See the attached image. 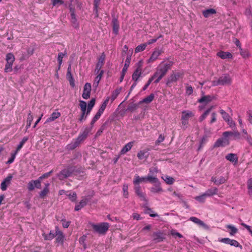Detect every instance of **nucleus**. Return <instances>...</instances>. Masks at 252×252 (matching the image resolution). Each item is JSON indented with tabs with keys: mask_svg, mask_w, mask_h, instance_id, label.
I'll return each mask as SVG.
<instances>
[{
	"mask_svg": "<svg viewBox=\"0 0 252 252\" xmlns=\"http://www.w3.org/2000/svg\"><path fill=\"white\" fill-rule=\"evenodd\" d=\"M162 53V50L161 49H159V48H155L150 58L148 60V63H153L156 61Z\"/></svg>",
	"mask_w": 252,
	"mask_h": 252,
	"instance_id": "obj_8",
	"label": "nucleus"
},
{
	"mask_svg": "<svg viewBox=\"0 0 252 252\" xmlns=\"http://www.w3.org/2000/svg\"><path fill=\"white\" fill-rule=\"evenodd\" d=\"M189 220L197 224L198 225L202 226L204 228H208V226L203 221L194 217H191L189 218Z\"/></svg>",
	"mask_w": 252,
	"mask_h": 252,
	"instance_id": "obj_19",
	"label": "nucleus"
},
{
	"mask_svg": "<svg viewBox=\"0 0 252 252\" xmlns=\"http://www.w3.org/2000/svg\"><path fill=\"white\" fill-rule=\"evenodd\" d=\"M162 178L168 185H172L175 182V179L173 177L168 175L163 176Z\"/></svg>",
	"mask_w": 252,
	"mask_h": 252,
	"instance_id": "obj_36",
	"label": "nucleus"
},
{
	"mask_svg": "<svg viewBox=\"0 0 252 252\" xmlns=\"http://www.w3.org/2000/svg\"><path fill=\"white\" fill-rule=\"evenodd\" d=\"M225 158L227 160H228L232 163H234V164L237 163L238 161V158L237 157V155L236 154H233V153H229V154H227L225 156Z\"/></svg>",
	"mask_w": 252,
	"mask_h": 252,
	"instance_id": "obj_17",
	"label": "nucleus"
},
{
	"mask_svg": "<svg viewBox=\"0 0 252 252\" xmlns=\"http://www.w3.org/2000/svg\"><path fill=\"white\" fill-rule=\"evenodd\" d=\"M12 178V176L11 174L4 179L0 184V188L2 190L4 191L7 189V186L10 184V181Z\"/></svg>",
	"mask_w": 252,
	"mask_h": 252,
	"instance_id": "obj_15",
	"label": "nucleus"
},
{
	"mask_svg": "<svg viewBox=\"0 0 252 252\" xmlns=\"http://www.w3.org/2000/svg\"><path fill=\"white\" fill-rule=\"evenodd\" d=\"M35 188L34 180H32L28 184V189L29 191L33 190Z\"/></svg>",
	"mask_w": 252,
	"mask_h": 252,
	"instance_id": "obj_58",
	"label": "nucleus"
},
{
	"mask_svg": "<svg viewBox=\"0 0 252 252\" xmlns=\"http://www.w3.org/2000/svg\"><path fill=\"white\" fill-rule=\"evenodd\" d=\"M33 119V117L31 114V112L30 111L29 113L28 114L27 120L26 130H27L28 128L30 127Z\"/></svg>",
	"mask_w": 252,
	"mask_h": 252,
	"instance_id": "obj_40",
	"label": "nucleus"
},
{
	"mask_svg": "<svg viewBox=\"0 0 252 252\" xmlns=\"http://www.w3.org/2000/svg\"><path fill=\"white\" fill-rule=\"evenodd\" d=\"M186 85V94L187 95H191L193 92V88L188 84H185Z\"/></svg>",
	"mask_w": 252,
	"mask_h": 252,
	"instance_id": "obj_47",
	"label": "nucleus"
},
{
	"mask_svg": "<svg viewBox=\"0 0 252 252\" xmlns=\"http://www.w3.org/2000/svg\"><path fill=\"white\" fill-rule=\"evenodd\" d=\"M55 237H56V239L57 242L63 245L64 242L65 237L63 233L59 229L58 227H56Z\"/></svg>",
	"mask_w": 252,
	"mask_h": 252,
	"instance_id": "obj_12",
	"label": "nucleus"
},
{
	"mask_svg": "<svg viewBox=\"0 0 252 252\" xmlns=\"http://www.w3.org/2000/svg\"><path fill=\"white\" fill-rule=\"evenodd\" d=\"M105 57V54H104V53H102L101 54L100 56L99 57L98 62L96 63L95 69V73H98L99 71L102 70H101V68L104 64Z\"/></svg>",
	"mask_w": 252,
	"mask_h": 252,
	"instance_id": "obj_10",
	"label": "nucleus"
},
{
	"mask_svg": "<svg viewBox=\"0 0 252 252\" xmlns=\"http://www.w3.org/2000/svg\"><path fill=\"white\" fill-rule=\"evenodd\" d=\"M230 127L233 128L236 126L235 123L233 121L231 117L227 121H225Z\"/></svg>",
	"mask_w": 252,
	"mask_h": 252,
	"instance_id": "obj_63",
	"label": "nucleus"
},
{
	"mask_svg": "<svg viewBox=\"0 0 252 252\" xmlns=\"http://www.w3.org/2000/svg\"><path fill=\"white\" fill-rule=\"evenodd\" d=\"M217 55L222 59H231L232 58V55L230 52L222 51L218 52Z\"/></svg>",
	"mask_w": 252,
	"mask_h": 252,
	"instance_id": "obj_22",
	"label": "nucleus"
},
{
	"mask_svg": "<svg viewBox=\"0 0 252 252\" xmlns=\"http://www.w3.org/2000/svg\"><path fill=\"white\" fill-rule=\"evenodd\" d=\"M17 154V153H16V152H15V151L11 153V157L8 159V160L6 161V163L7 164H11L12 163H13L15 158V157H16V156Z\"/></svg>",
	"mask_w": 252,
	"mask_h": 252,
	"instance_id": "obj_48",
	"label": "nucleus"
},
{
	"mask_svg": "<svg viewBox=\"0 0 252 252\" xmlns=\"http://www.w3.org/2000/svg\"><path fill=\"white\" fill-rule=\"evenodd\" d=\"M88 115H87L86 111H81V114L78 119V122H82L83 120H85Z\"/></svg>",
	"mask_w": 252,
	"mask_h": 252,
	"instance_id": "obj_54",
	"label": "nucleus"
},
{
	"mask_svg": "<svg viewBox=\"0 0 252 252\" xmlns=\"http://www.w3.org/2000/svg\"><path fill=\"white\" fill-rule=\"evenodd\" d=\"M226 227L231 230V232H230L231 235H234L238 232V229L232 225H228Z\"/></svg>",
	"mask_w": 252,
	"mask_h": 252,
	"instance_id": "obj_50",
	"label": "nucleus"
},
{
	"mask_svg": "<svg viewBox=\"0 0 252 252\" xmlns=\"http://www.w3.org/2000/svg\"><path fill=\"white\" fill-rule=\"evenodd\" d=\"M231 246H234L236 248H240L241 249H242V246L240 244V243L236 240L234 239H231L229 244Z\"/></svg>",
	"mask_w": 252,
	"mask_h": 252,
	"instance_id": "obj_49",
	"label": "nucleus"
},
{
	"mask_svg": "<svg viewBox=\"0 0 252 252\" xmlns=\"http://www.w3.org/2000/svg\"><path fill=\"white\" fill-rule=\"evenodd\" d=\"M61 116V113L59 112H53L49 117L47 120L46 123H49L51 122H53L55 121L57 118H59Z\"/></svg>",
	"mask_w": 252,
	"mask_h": 252,
	"instance_id": "obj_27",
	"label": "nucleus"
},
{
	"mask_svg": "<svg viewBox=\"0 0 252 252\" xmlns=\"http://www.w3.org/2000/svg\"><path fill=\"white\" fill-rule=\"evenodd\" d=\"M220 113L223 119L225 121H227L231 118V117L229 116V115L227 112H226L224 110H223L222 109H221L220 110Z\"/></svg>",
	"mask_w": 252,
	"mask_h": 252,
	"instance_id": "obj_46",
	"label": "nucleus"
},
{
	"mask_svg": "<svg viewBox=\"0 0 252 252\" xmlns=\"http://www.w3.org/2000/svg\"><path fill=\"white\" fill-rule=\"evenodd\" d=\"M164 63L163 61L162 62L157 68V71L152 76L154 78L158 76L163 78L173 64L172 62H169L165 63Z\"/></svg>",
	"mask_w": 252,
	"mask_h": 252,
	"instance_id": "obj_2",
	"label": "nucleus"
},
{
	"mask_svg": "<svg viewBox=\"0 0 252 252\" xmlns=\"http://www.w3.org/2000/svg\"><path fill=\"white\" fill-rule=\"evenodd\" d=\"M146 178L147 181H148L152 183H157L158 182H159L158 179L156 177H153L150 174H148L147 176H146Z\"/></svg>",
	"mask_w": 252,
	"mask_h": 252,
	"instance_id": "obj_45",
	"label": "nucleus"
},
{
	"mask_svg": "<svg viewBox=\"0 0 252 252\" xmlns=\"http://www.w3.org/2000/svg\"><path fill=\"white\" fill-rule=\"evenodd\" d=\"M66 54H67V53L65 51L64 53L60 52L58 54V61L59 63V68H58L59 69H60L61 65L62 64L63 58L65 55H66Z\"/></svg>",
	"mask_w": 252,
	"mask_h": 252,
	"instance_id": "obj_39",
	"label": "nucleus"
},
{
	"mask_svg": "<svg viewBox=\"0 0 252 252\" xmlns=\"http://www.w3.org/2000/svg\"><path fill=\"white\" fill-rule=\"evenodd\" d=\"M134 142L131 141L126 144L120 151V155H123L129 151L133 145Z\"/></svg>",
	"mask_w": 252,
	"mask_h": 252,
	"instance_id": "obj_18",
	"label": "nucleus"
},
{
	"mask_svg": "<svg viewBox=\"0 0 252 252\" xmlns=\"http://www.w3.org/2000/svg\"><path fill=\"white\" fill-rule=\"evenodd\" d=\"M155 97V95L154 94H151L149 96L145 97L142 100L139 102V104H142L143 103H151L154 99Z\"/></svg>",
	"mask_w": 252,
	"mask_h": 252,
	"instance_id": "obj_28",
	"label": "nucleus"
},
{
	"mask_svg": "<svg viewBox=\"0 0 252 252\" xmlns=\"http://www.w3.org/2000/svg\"><path fill=\"white\" fill-rule=\"evenodd\" d=\"M79 107L81 111H86L87 103L85 101L80 100H79Z\"/></svg>",
	"mask_w": 252,
	"mask_h": 252,
	"instance_id": "obj_55",
	"label": "nucleus"
},
{
	"mask_svg": "<svg viewBox=\"0 0 252 252\" xmlns=\"http://www.w3.org/2000/svg\"><path fill=\"white\" fill-rule=\"evenodd\" d=\"M101 0H94V11L95 13V17H98V7Z\"/></svg>",
	"mask_w": 252,
	"mask_h": 252,
	"instance_id": "obj_34",
	"label": "nucleus"
},
{
	"mask_svg": "<svg viewBox=\"0 0 252 252\" xmlns=\"http://www.w3.org/2000/svg\"><path fill=\"white\" fill-rule=\"evenodd\" d=\"M71 22L74 28L77 29L79 27V24L77 22L75 14L73 15V16H71Z\"/></svg>",
	"mask_w": 252,
	"mask_h": 252,
	"instance_id": "obj_44",
	"label": "nucleus"
},
{
	"mask_svg": "<svg viewBox=\"0 0 252 252\" xmlns=\"http://www.w3.org/2000/svg\"><path fill=\"white\" fill-rule=\"evenodd\" d=\"M193 114L190 111L184 110L182 112L181 119L189 120L190 117L193 116Z\"/></svg>",
	"mask_w": 252,
	"mask_h": 252,
	"instance_id": "obj_33",
	"label": "nucleus"
},
{
	"mask_svg": "<svg viewBox=\"0 0 252 252\" xmlns=\"http://www.w3.org/2000/svg\"><path fill=\"white\" fill-rule=\"evenodd\" d=\"M131 61V56H127L125 61L124 66L122 69V74L120 78V82H122L124 78L125 74L127 70L128 66H129Z\"/></svg>",
	"mask_w": 252,
	"mask_h": 252,
	"instance_id": "obj_11",
	"label": "nucleus"
},
{
	"mask_svg": "<svg viewBox=\"0 0 252 252\" xmlns=\"http://www.w3.org/2000/svg\"><path fill=\"white\" fill-rule=\"evenodd\" d=\"M216 13V10L213 8L207 9L202 11V14L204 17H209L211 15Z\"/></svg>",
	"mask_w": 252,
	"mask_h": 252,
	"instance_id": "obj_31",
	"label": "nucleus"
},
{
	"mask_svg": "<svg viewBox=\"0 0 252 252\" xmlns=\"http://www.w3.org/2000/svg\"><path fill=\"white\" fill-rule=\"evenodd\" d=\"M74 171L73 167L67 166L62 170L57 175V177L60 180H63L65 179L70 177Z\"/></svg>",
	"mask_w": 252,
	"mask_h": 252,
	"instance_id": "obj_6",
	"label": "nucleus"
},
{
	"mask_svg": "<svg viewBox=\"0 0 252 252\" xmlns=\"http://www.w3.org/2000/svg\"><path fill=\"white\" fill-rule=\"evenodd\" d=\"M154 240L157 242H160L163 240L164 237L163 233L160 231L156 232L153 233Z\"/></svg>",
	"mask_w": 252,
	"mask_h": 252,
	"instance_id": "obj_24",
	"label": "nucleus"
},
{
	"mask_svg": "<svg viewBox=\"0 0 252 252\" xmlns=\"http://www.w3.org/2000/svg\"><path fill=\"white\" fill-rule=\"evenodd\" d=\"M15 61L14 56L12 53H8L6 56V61L7 63H12Z\"/></svg>",
	"mask_w": 252,
	"mask_h": 252,
	"instance_id": "obj_43",
	"label": "nucleus"
},
{
	"mask_svg": "<svg viewBox=\"0 0 252 252\" xmlns=\"http://www.w3.org/2000/svg\"><path fill=\"white\" fill-rule=\"evenodd\" d=\"M230 133L225 131L222 133V137L219 138L214 144V147H224L229 144V135Z\"/></svg>",
	"mask_w": 252,
	"mask_h": 252,
	"instance_id": "obj_5",
	"label": "nucleus"
},
{
	"mask_svg": "<svg viewBox=\"0 0 252 252\" xmlns=\"http://www.w3.org/2000/svg\"><path fill=\"white\" fill-rule=\"evenodd\" d=\"M88 202V199L86 198L82 199L79 203V204L75 205L74 210L75 211H78L81 210L83 207L86 206Z\"/></svg>",
	"mask_w": 252,
	"mask_h": 252,
	"instance_id": "obj_23",
	"label": "nucleus"
},
{
	"mask_svg": "<svg viewBox=\"0 0 252 252\" xmlns=\"http://www.w3.org/2000/svg\"><path fill=\"white\" fill-rule=\"evenodd\" d=\"M28 137H24L23 138L22 140L20 142L19 144L18 145L16 149L15 152H16V153H18V152L21 150V149L23 147L24 144L28 141Z\"/></svg>",
	"mask_w": 252,
	"mask_h": 252,
	"instance_id": "obj_35",
	"label": "nucleus"
},
{
	"mask_svg": "<svg viewBox=\"0 0 252 252\" xmlns=\"http://www.w3.org/2000/svg\"><path fill=\"white\" fill-rule=\"evenodd\" d=\"M214 106H211L209 108H208L207 109H206L204 112L200 116L199 118V121L200 122H202L208 116V115L210 113L211 111L214 109Z\"/></svg>",
	"mask_w": 252,
	"mask_h": 252,
	"instance_id": "obj_29",
	"label": "nucleus"
},
{
	"mask_svg": "<svg viewBox=\"0 0 252 252\" xmlns=\"http://www.w3.org/2000/svg\"><path fill=\"white\" fill-rule=\"evenodd\" d=\"M150 191L153 193H160L163 191L161 187L160 182L156 183L152 187L150 188Z\"/></svg>",
	"mask_w": 252,
	"mask_h": 252,
	"instance_id": "obj_14",
	"label": "nucleus"
},
{
	"mask_svg": "<svg viewBox=\"0 0 252 252\" xmlns=\"http://www.w3.org/2000/svg\"><path fill=\"white\" fill-rule=\"evenodd\" d=\"M218 192V189L217 188H213L207 190L205 192V194L207 197H210L217 194Z\"/></svg>",
	"mask_w": 252,
	"mask_h": 252,
	"instance_id": "obj_26",
	"label": "nucleus"
},
{
	"mask_svg": "<svg viewBox=\"0 0 252 252\" xmlns=\"http://www.w3.org/2000/svg\"><path fill=\"white\" fill-rule=\"evenodd\" d=\"M91 92V85L89 83H86L84 86L82 97L85 99H87L90 97Z\"/></svg>",
	"mask_w": 252,
	"mask_h": 252,
	"instance_id": "obj_9",
	"label": "nucleus"
},
{
	"mask_svg": "<svg viewBox=\"0 0 252 252\" xmlns=\"http://www.w3.org/2000/svg\"><path fill=\"white\" fill-rule=\"evenodd\" d=\"M56 235V233H53L52 231H50V233L48 235L45 236L44 238L46 240H52L53 239Z\"/></svg>",
	"mask_w": 252,
	"mask_h": 252,
	"instance_id": "obj_62",
	"label": "nucleus"
},
{
	"mask_svg": "<svg viewBox=\"0 0 252 252\" xmlns=\"http://www.w3.org/2000/svg\"><path fill=\"white\" fill-rule=\"evenodd\" d=\"M122 89V88L121 87H120L119 88L116 89L112 92L111 97L112 102H113L117 97L118 95L121 93Z\"/></svg>",
	"mask_w": 252,
	"mask_h": 252,
	"instance_id": "obj_38",
	"label": "nucleus"
},
{
	"mask_svg": "<svg viewBox=\"0 0 252 252\" xmlns=\"http://www.w3.org/2000/svg\"><path fill=\"white\" fill-rule=\"evenodd\" d=\"M218 183L217 185H220V184H222L225 182L226 181V179L222 176H221L217 179Z\"/></svg>",
	"mask_w": 252,
	"mask_h": 252,
	"instance_id": "obj_64",
	"label": "nucleus"
},
{
	"mask_svg": "<svg viewBox=\"0 0 252 252\" xmlns=\"http://www.w3.org/2000/svg\"><path fill=\"white\" fill-rule=\"evenodd\" d=\"M147 46V44L143 43L138 45L135 49L134 52L135 53L144 51Z\"/></svg>",
	"mask_w": 252,
	"mask_h": 252,
	"instance_id": "obj_41",
	"label": "nucleus"
},
{
	"mask_svg": "<svg viewBox=\"0 0 252 252\" xmlns=\"http://www.w3.org/2000/svg\"><path fill=\"white\" fill-rule=\"evenodd\" d=\"M240 53L244 58H247L250 56V54L247 50H243L241 47L240 49Z\"/></svg>",
	"mask_w": 252,
	"mask_h": 252,
	"instance_id": "obj_53",
	"label": "nucleus"
},
{
	"mask_svg": "<svg viewBox=\"0 0 252 252\" xmlns=\"http://www.w3.org/2000/svg\"><path fill=\"white\" fill-rule=\"evenodd\" d=\"M12 63H6L5 68H4V71L5 72H8L12 71Z\"/></svg>",
	"mask_w": 252,
	"mask_h": 252,
	"instance_id": "obj_59",
	"label": "nucleus"
},
{
	"mask_svg": "<svg viewBox=\"0 0 252 252\" xmlns=\"http://www.w3.org/2000/svg\"><path fill=\"white\" fill-rule=\"evenodd\" d=\"M147 181L146 177H139L138 175L136 174L134 176L133 183L134 185H139L140 183Z\"/></svg>",
	"mask_w": 252,
	"mask_h": 252,
	"instance_id": "obj_25",
	"label": "nucleus"
},
{
	"mask_svg": "<svg viewBox=\"0 0 252 252\" xmlns=\"http://www.w3.org/2000/svg\"><path fill=\"white\" fill-rule=\"evenodd\" d=\"M95 98H92L88 103L87 108H86L87 115H89L92 109L95 104Z\"/></svg>",
	"mask_w": 252,
	"mask_h": 252,
	"instance_id": "obj_32",
	"label": "nucleus"
},
{
	"mask_svg": "<svg viewBox=\"0 0 252 252\" xmlns=\"http://www.w3.org/2000/svg\"><path fill=\"white\" fill-rule=\"evenodd\" d=\"M49 186H50V184L49 183L45 184V188L40 192V194H39L40 197L41 198H43L48 193V192L49 191Z\"/></svg>",
	"mask_w": 252,
	"mask_h": 252,
	"instance_id": "obj_37",
	"label": "nucleus"
},
{
	"mask_svg": "<svg viewBox=\"0 0 252 252\" xmlns=\"http://www.w3.org/2000/svg\"><path fill=\"white\" fill-rule=\"evenodd\" d=\"M112 25L113 32L116 35H117L119 33V30L120 28L119 22L117 18H114L113 19Z\"/></svg>",
	"mask_w": 252,
	"mask_h": 252,
	"instance_id": "obj_21",
	"label": "nucleus"
},
{
	"mask_svg": "<svg viewBox=\"0 0 252 252\" xmlns=\"http://www.w3.org/2000/svg\"><path fill=\"white\" fill-rule=\"evenodd\" d=\"M207 196H206V195L204 193H203L202 194H201V195H200L199 196H197L195 197L194 198L197 201H198L199 202L203 203V202H205V198Z\"/></svg>",
	"mask_w": 252,
	"mask_h": 252,
	"instance_id": "obj_52",
	"label": "nucleus"
},
{
	"mask_svg": "<svg viewBox=\"0 0 252 252\" xmlns=\"http://www.w3.org/2000/svg\"><path fill=\"white\" fill-rule=\"evenodd\" d=\"M202 96L198 99L197 102L200 103H203L205 105L207 104L209 102H211L213 100L216 99L215 96L213 95H204V92H202Z\"/></svg>",
	"mask_w": 252,
	"mask_h": 252,
	"instance_id": "obj_7",
	"label": "nucleus"
},
{
	"mask_svg": "<svg viewBox=\"0 0 252 252\" xmlns=\"http://www.w3.org/2000/svg\"><path fill=\"white\" fill-rule=\"evenodd\" d=\"M232 81V80L230 75L225 73L221 76L218 80H213L212 82V84L213 86L230 85Z\"/></svg>",
	"mask_w": 252,
	"mask_h": 252,
	"instance_id": "obj_3",
	"label": "nucleus"
},
{
	"mask_svg": "<svg viewBox=\"0 0 252 252\" xmlns=\"http://www.w3.org/2000/svg\"><path fill=\"white\" fill-rule=\"evenodd\" d=\"M231 239L229 238H223L219 239V241L220 242L229 245L231 241Z\"/></svg>",
	"mask_w": 252,
	"mask_h": 252,
	"instance_id": "obj_61",
	"label": "nucleus"
},
{
	"mask_svg": "<svg viewBox=\"0 0 252 252\" xmlns=\"http://www.w3.org/2000/svg\"><path fill=\"white\" fill-rule=\"evenodd\" d=\"M123 196L124 197L127 198L128 197V185L124 184L123 186Z\"/></svg>",
	"mask_w": 252,
	"mask_h": 252,
	"instance_id": "obj_51",
	"label": "nucleus"
},
{
	"mask_svg": "<svg viewBox=\"0 0 252 252\" xmlns=\"http://www.w3.org/2000/svg\"><path fill=\"white\" fill-rule=\"evenodd\" d=\"M67 196L70 201L74 202L77 199V194L75 192H71L70 191L67 192Z\"/></svg>",
	"mask_w": 252,
	"mask_h": 252,
	"instance_id": "obj_42",
	"label": "nucleus"
},
{
	"mask_svg": "<svg viewBox=\"0 0 252 252\" xmlns=\"http://www.w3.org/2000/svg\"><path fill=\"white\" fill-rule=\"evenodd\" d=\"M154 79V78L153 76H152L151 78H150L149 79L148 81H147V83L143 87L142 90L143 91L146 90Z\"/></svg>",
	"mask_w": 252,
	"mask_h": 252,
	"instance_id": "obj_60",
	"label": "nucleus"
},
{
	"mask_svg": "<svg viewBox=\"0 0 252 252\" xmlns=\"http://www.w3.org/2000/svg\"><path fill=\"white\" fill-rule=\"evenodd\" d=\"M136 194L139 197L141 200L147 202L148 200L146 197L145 194L143 192L140 191Z\"/></svg>",
	"mask_w": 252,
	"mask_h": 252,
	"instance_id": "obj_57",
	"label": "nucleus"
},
{
	"mask_svg": "<svg viewBox=\"0 0 252 252\" xmlns=\"http://www.w3.org/2000/svg\"><path fill=\"white\" fill-rule=\"evenodd\" d=\"M249 194L252 195V179H250L247 183Z\"/></svg>",
	"mask_w": 252,
	"mask_h": 252,
	"instance_id": "obj_56",
	"label": "nucleus"
},
{
	"mask_svg": "<svg viewBox=\"0 0 252 252\" xmlns=\"http://www.w3.org/2000/svg\"><path fill=\"white\" fill-rule=\"evenodd\" d=\"M97 74V75L95 77L94 83V86H95V87H97L98 85V84L101 79V78L103 76V74L104 73V70H102L101 71H99L98 73H96Z\"/></svg>",
	"mask_w": 252,
	"mask_h": 252,
	"instance_id": "obj_30",
	"label": "nucleus"
},
{
	"mask_svg": "<svg viewBox=\"0 0 252 252\" xmlns=\"http://www.w3.org/2000/svg\"><path fill=\"white\" fill-rule=\"evenodd\" d=\"M92 226L95 232L99 234H105L108 230L110 225L108 222H101L98 224H92Z\"/></svg>",
	"mask_w": 252,
	"mask_h": 252,
	"instance_id": "obj_4",
	"label": "nucleus"
},
{
	"mask_svg": "<svg viewBox=\"0 0 252 252\" xmlns=\"http://www.w3.org/2000/svg\"><path fill=\"white\" fill-rule=\"evenodd\" d=\"M149 149H145L143 150H140L138 152L137 156L139 159H147L149 157Z\"/></svg>",
	"mask_w": 252,
	"mask_h": 252,
	"instance_id": "obj_13",
	"label": "nucleus"
},
{
	"mask_svg": "<svg viewBox=\"0 0 252 252\" xmlns=\"http://www.w3.org/2000/svg\"><path fill=\"white\" fill-rule=\"evenodd\" d=\"M183 75L181 72H177L171 74L167 81V84L176 82L178 79Z\"/></svg>",
	"mask_w": 252,
	"mask_h": 252,
	"instance_id": "obj_16",
	"label": "nucleus"
},
{
	"mask_svg": "<svg viewBox=\"0 0 252 252\" xmlns=\"http://www.w3.org/2000/svg\"><path fill=\"white\" fill-rule=\"evenodd\" d=\"M89 131V128H86L83 132L79 134L76 138L73 139L69 144H67L65 147V149L68 151H70L78 147L81 143L83 142L87 138Z\"/></svg>",
	"mask_w": 252,
	"mask_h": 252,
	"instance_id": "obj_1",
	"label": "nucleus"
},
{
	"mask_svg": "<svg viewBox=\"0 0 252 252\" xmlns=\"http://www.w3.org/2000/svg\"><path fill=\"white\" fill-rule=\"evenodd\" d=\"M142 74V69L140 66L135 70L132 75V80L136 82Z\"/></svg>",
	"mask_w": 252,
	"mask_h": 252,
	"instance_id": "obj_20",
	"label": "nucleus"
}]
</instances>
